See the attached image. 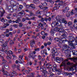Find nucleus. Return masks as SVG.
I'll return each mask as SVG.
<instances>
[{
    "label": "nucleus",
    "instance_id": "obj_1",
    "mask_svg": "<svg viewBox=\"0 0 77 77\" xmlns=\"http://www.w3.org/2000/svg\"><path fill=\"white\" fill-rule=\"evenodd\" d=\"M56 20L57 21H59L57 22H53L52 24V26L53 27H54L55 26H60V27H63V26L61 25V22L60 21H61L62 23H63L65 24H67V22L63 18V16H57L56 17Z\"/></svg>",
    "mask_w": 77,
    "mask_h": 77
},
{
    "label": "nucleus",
    "instance_id": "obj_2",
    "mask_svg": "<svg viewBox=\"0 0 77 77\" xmlns=\"http://www.w3.org/2000/svg\"><path fill=\"white\" fill-rule=\"evenodd\" d=\"M68 39L69 41H68V44L70 47H74L76 45V44H77V40L75 39L74 37L69 36V37Z\"/></svg>",
    "mask_w": 77,
    "mask_h": 77
},
{
    "label": "nucleus",
    "instance_id": "obj_3",
    "mask_svg": "<svg viewBox=\"0 0 77 77\" xmlns=\"http://www.w3.org/2000/svg\"><path fill=\"white\" fill-rule=\"evenodd\" d=\"M66 58L68 59H70L71 60H73V62L76 63V64H73V67H74L75 71H73L72 72L74 74H75L77 72V69H76V66L77 65V57L71 58V55L69 54H67L66 55Z\"/></svg>",
    "mask_w": 77,
    "mask_h": 77
},
{
    "label": "nucleus",
    "instance_id": "obj_4",
    "mask_svg": "<svg viewBox=\"0 0 77 77\" xmlns=\"http://www.w3.org/2000/svg\"><path fill=\"white\" fill-rule=\"evenodd\" d=\"M54 30L56 32H59L60 35H61L63 38H65V30L63 29H59L58 27H56L54 28Z\"/></svg>",
    "mask_w": 77,
    "mask_h": 77
},
{
    "label": "nucleus",
    "instance_id": "obj_5",
    "mask_svg": "<svg viewBox=\"0 0 77 77\" xmlns=\"http://www.w3.org/2000/svg\"><path fill=\"white\" fill-rule=\"evenodd\" d=\"M51 53H53V54L52 55V57L54 59V57H54V55L55 56H57L58 55V53H57V49L56 48H54V49H52L51 51Z\"/></svg>",
    "mask_w": 77,
    "mask_h": 77
},
{
    "label": "nucleus",
    "instance_id": "obj_6",
    "mask_svg": "<svg viewBox=\"0 0 77 77\" xmlns=\"http://www.w3.org/2000/svg\"><path fill=\"white\" fill-rule=\"evenodd\" d=\"M52 67H53V66H51V64H49V68L50 69H52V70H55L56 71H58V72H60V70L59 69V71L57 70V68H56V65H54V68H53V69L52 68Z\"/></svg>",
    "mask_w": 77,
    "mask_h": 77
},
{
    "label": "nucleus",
    "instance_id": "obj_7",
    "mask_svg": "<svg viewBox=\"0 0 77 77\" xmlns=\"http://www.w3.org/2000/svg\"><path fill=\"white\" fill-rule=\"evenodd\" d=\"M63 45V46L62 48L63 50L65 51V54H68V52L67 50H68V47L67 45Z\"/></svg>",
    "mask_w": 77,
    "mask_h": 77
},
{
    "label": "nucleus",
    "instance_id": "obj_8",
    "mask_svg": "<svg viewBox=\"0 0 77 77\" xmlns=\"http://www.w3.org/2000/svg\"><path fill=\"white\" fill-rule=\"evenodd\" d=\"M10 2L11 5L13 6V8H15V10H16L17 9V7L16 6V5H15V4L16 3L14 1L11 0L10 1Z\"/></svg>",
    "mask_w": 77,
    "mask_h": 77
},
{
    "label": "nucleus",
    "instance_id": "obj_9",
    "mask_svg": "<svg viewBox=\"0 0 77 77\" xmlns=\"http://www.w3.org/2000/svg\"><path fill=\"white\" fill-rule=\"evenodd\" d=\"M36 56H37L36 55H35L34 56L33 54V52H31L28 57L29 58H31L32 57L33 59H35V57H36Z\"/></svg>",
    "mask_w": 77,
    "mask_h": 77
},
{
    "label": "nucleus",
    "instance_id": "obj_10",
    "mask_svg": "<svg viewBox=\"0 0 77 77\" xmlns=\"http://www.w3.org/2000/svg\"><path fill=\"white\" fill-rule=\"evenodd\" d=\"M60 60H61V61H63L62 62V63L64 66L65 65V64H66V62H67L68 61L67 60H64V59L63 58L61 57L59 59V61L60 62Z\"/></svg>",
    "mask_w": 77,
    "mask_h": 77
},
{
    "label": "nucleus",
    "instance_id": "obj_11",
    "mask_svg": "<svg viewBox=\"0 0 77 77\" xmlns=\"http://www.w3.org/2000/svg\"><path fill=\"white\" fill-rule=\"evenodd\" d=\"M6 9H8V11L10 12L11 13L14 12V8L13 7L11 6H9L8 7H7Z\"/></svg>",
    "mask_w": 77,
    "mask_h": 77
},
{
    "label": "nucleus",
    "instance_id": "obj_12",
    "mask_svg": "<svg viewBox=\"0 0 77 77\" xmlns=\"http://www.w3.org/2000/svg\"><path fill=\"white\" fill-rule=\"evenodd\" d=\"M8 42H9V40H7V41L5 42V44H4L2 45V47H6V50L8 49V47L7 46V45H6L8 44Z\"/></svg>",
    "mask_w": 77,
    "mask_h": 77
},
{
    "label": "nucleus",
    "instance_id": "obj_13",
    "mask_svg": "<svg viewBox=\"0 0 77 77\" xmlns=\"http://www.w3.org/2000/svg\"><path fill=\"white\" fill-rule=\"evenodd\" d=\"M2 11H3V9L1 7L0 9V17H2L5 13V11L4 12H2ZM0 20H1V19L0 18Z\"/></svg>",
    "mask_w": 77,
    "mask_h": 77
},
{
    "label": "nucleus",
    "instance_id": "obj_14",
    "mask_svg": "<svg viewBox=\"0 0 77 77\" xmlns=\"http://www.w3.org/2000/svg\"><path fill=\"white\" fill-rule=\"evenodd\" d=\"M60 4H58L57 5V4H55V6L54 8V10H58L59 9V8H60V6H62V5H60Z\"/></svg>",
    "mask_w": 77,
    "mask_h": 77
},
{
    "label": "nucleus",
    "instance_id": "obj_15",
    "mask_svg": "<svg viewBox=\"0 0 77 77\" xmlns=\"http://www.w3.org/2000/svg\"><path fill=\"white\" fill-rule=\"evenodd\" d=\"M30 44L31 47H34V45L35 44V41L34 40H32L30 41Z\"/></svg>",
    "mask_w": 77,
    "mask_h": 77
},
{
    "label": "nucleus",
    "instance_id": "obj_16",
    "mask_svg": "<svg viewBox=\"0 0 77 77\" xmlns=\"http://www.w3.org/2000/svg\"><path fill=\"white\" fill-rule=\"evenodd\" d=\"M63 39V38H62L61 39H60V38H58L56 37L55 38V40L56 41H57L59 42H60V41H64V40H62Z\"/></svg>",
    "mask_w": 77,
    "mask_h": 77
},
{
    "label": "nucleus",
    "instance_id": "obj_17",
    "mask_svg": "<svg viewBox=\"0 0 77 77\" xmlns=\"http://www.w3.org/2000/svg\"><path fill=\"white\" fill-rule=\"evenodd\" d=\"M28 7H31V8L32 9H35V5L33 4H31L29 6H28Z\"/></svg>",
    "mask_w": 77,
    "mask_h": 77
},
{
    "label": "nucleus",
    "instance_id": "obj_18",
    "mask_svg": "<svg viewBox=\"0 0 77 77\" xmlns=\"http://www.w3.org/2000/svg\"><path fill=\"white\" fill-rule=\"evenodd\" d=\"M26 18H23L22 19V21L23 22H24V21H26V20H30V19L28 18L27 17H26Z\"/></svg>",
    "mask_w": 77,
    "mask_h": 77
},
{
    "label": "nucleus",
    "instance_id": "obj_19",
    "mask_svg": "<svg viewBox=\"0 0 77 77\" xmlns=\"http://www.w3.org/2000/svg\"><path fill=\"white\" fill-rule=\"evenodd\" d=\"M45 73H47V71H46V70H43V73H42V75L45 77V76H46V74Z\"/></svg>",
    "mask_w": 77,
    "mask_h": 77
},
{
    "label": "nucleus",
    "instance_id": "obj_20",
    "mask_svg": "<svg viewBox=\"0 0 77 77\" xmlns=\"http://www.w3.org/2000/svg\"><path fill=\"white\" fill-rule=\"evenodd\" d=\"M4 67H5V69H9V66H8V64H5Z\"/></svg>",
    "mask_w": 77,
    "mask_h": 77
},
{
    "label": "nucleus",
    "instance_id": "obj_21",
    "mask_svg": "<svg viewBox=\"0 0 77 77\" xmlns=\"http://www.w3.org/2000/svg\"><path fill=\"white\" fill-rule=\"evenodd\" d=\"M2 62H3V63H5V65L8 62H7V60L3 59H2Z\"/></svg>",
    "mask_w": 77,
    "mask_h": 77
},
{
    "label": "nucleus",
    "instance_id": "obj_22",
    "mask_svg": "<svg viewBox=\"0 0 77 77\" xmlns=\"http://www.w3.org/2000/svg\"><path fill=\"white\" fill-rule=\"evenodd\" d=\"M23 8V5H19V7L18 8L19 11H21V9Z\"/></svg>",
    "mask_w": 77,
    "mask_h": 77
},
{
    "label": "nucleus",
    "instance_id": "obj_23",
    "mask_svg": "<svg viewBox=\"0 0 77 77\" xmlns=\"http://www.w3.org/2000/svg\"><path fill=\"white\" fill-rule=\"evenodd\" d=\"M72 53L73 55H77V51H73Z\"/></svg>",
    "mask_w": 77,
    "mask_h": 77
},
{
    "label": "nucleus",
    "instance_id": "obj_24",
    "mask_svg": "<svg viewBox=\"0 0 77 77\" xmlns=\"http://www.w3.org/2000/svg\"><path fill=\"white\" fill-rule=\"evenodd\" d=\"M54 59L55 60H57V62L59 61L60 58L59 57H54Z\"/></svg>",
    "mask_w": 77,
    "mask_h": 77
},
{
    "label": "nucleus",
    "instance_id": "obj_25",
    "mask_svg": "<svg viewBox=\"0 0 77 77\" xmlns=\"http://www.w3.org/2000/svg\"><path fill=\"white\" fill-rule=\"evenodd\" d=\"M12 67L13 69H14L15 68H17V66L16 65V64H14L12 65Z\"/></svg>",
    "mask_w": 77,
    "mask_h": 77
},
{
    "label": "nucleus",
    "instance_id": "obj_26",
    "mask_svg": "<svg viewBox=\"0 0 77 77\" xmlns=\"http://www.w3.org/2000/svg\"><path fill=\"white\" fill-rule=\"evenodd\" d=\"M70 15L71 14H70V13H69H69H67L66 14V16L67 17H69Z\"/></svg>",
    "mask_w": 77,
    "mask_h": 77
},
{
    "label": "nucleus",
    "instance_id": "obj_27",
    "mask_svg": "<svg viewBox=\"0 0 77 77\" xmlns=\"http://www.w3.org/2000/svg\"><path fill=\"white\" fill-rule=\"evenodd\" d=\"M9 76L10 77H12L13 76H14V75L13 73L11 72H10V74H9Z\"/></svg>",
    "mask_w": 77,
    "mask_h": 77
},
{
    "label": "nucleus",
    "instance_id": "obj_28",
    "mask_svg": "<svg viewBox=\"0 0 77 77\" xmlns=\"http://www.w3.org/2000/svg\"><path fill=\"white\" fill-rule=\"evenodd\" d=\"M54 29H52L51 31V33L52 35H54Z\"/></svg>",
    "mask_w": 77,
    "mask_h": 77
},
{
    "label": "nucleus",
    "instance_id": "obj_29",
    "mask_svg": "<svg viewBox=\"0 0 77 77\" xmlns=\"http://www.w3.org/2000/svg\"><path fill=\"white\" fill-rule=\"evenodd\" d=\"M3 53H0V57H2V59H3Z\"/></svg>",
    "mask_w": 77,
    "mask_h": 77
},
{
    "label": "nucleus",
    "instance_id": "obj_30",
    "mask_svg": "<svg viewBox=\"0 0 77 77\" xmlns=\"http://www.w3.org/2000/svg\"><path fill=\"white\" fill-rule=\"evenodd\" d=\"M13 53H13L12 51L11 50L9 51L8 54H13Z\"/></svg>",
    "mask_w": 77,
    "mask_h": 77
},
{
    "label": "nucleus",
    "instance_id": "obj_31",
    "mask_svg": "<svg viewBox=\"0 0 77 77\" xmlns=\"http://www.w3.org/2000/svg\"><path fill=\"white\" fill-rule=\"evenodd\" d=\"M33 2L35 4H37V3H39V1H36V0H34Z\"/></svg>",
    "mask_w": 77,
    "mask_h": 77
},
{
    "label": "nucleus",
    "instance_id": "obj_32",
    "mask_svg": "<svg viewBox=\"0 0 77 77\" xmlns=\"http://www.w3.org/2000/svg\"><path fill=\"white\" fill-rule=\"evenodd\" d=\"M1 51L3 52V53H5V48H2V50H1Z\"/></svg>",
    "mask_w": 77,
    "mask_h": 77
},
{
    "label": "nucleus",
    "instance_id": "obj_33",
    "mask_svg": "<svg viewBox=\"0 0 77 77\" xmlns=\"http://www.w3.org/2000/svg\"><path fill=\"white\" fill-rule=\"evenodd\" d=\"M42 6H47V3L46 2H45L42 4Z\"/></svg>",
    "mask_w": 77,
    "mask_h": 77
},
{
    "label": "nucleus",
    "instance_id": "obj_34",
    "mask_svg": "<svg viewBox=\"0 0 77 77\" xmlns=\"http://www.w3.org/2000/svg\"><path fill=\"white\" fill-rule=\"evenodd\" d=\"M36 14L41 15V11H38L37 12H36Z\"/></svg>",
    "mask_w": 77,
    "mask_h": 77
},
{
    "label": "nucleus",
    "instance_id": "obj_35",
    "mask_svg": "<svg viewBox=\"0 0 77 77\" xmlns=\"http://www.w3.org/2000/svg\"><path fill=\"white\" fill-rule=\"evenodd\" d=\"M24 12V11L23 10H22V11L20 12L19 13V14L23 15V14H24V13H23V12Z\"/></svg>",
    "mask_w": 77,
    "mask_h": 77
},
{
    "label": "nucleus",
    "instance_id": "obj_36",
    "mask_svg": "<svg viewBox=\"0 0 77 77\" xmlns=\"http://www.w3.org/2000/svg\"><path fill=\"white\" fill-rule=\"evenodd\" d=\"M7 22L8 23H12V21L11 20H7Z\"/></svg>",
    "mask_w": 77,
    "mask_h": 77
},
{
    "label": "nucleus",
    "instance_id": "obj_37",
    "mask_svg": "<svg viewBox=\"0 0 77 77\" xmlns=\"http://www.w3.org/2000/svg\"><path fill=\"white\" fill-rule=\"evenodd\" d=\"M66 10V11H67V12H68L69 11V7H66L65 8Z\"/></svg>",
    "mask_w": 77,
    "mask_h": 77
},
{
    "label": "nucleus",
    "instance_id": "obj_38",
    "mask_svg": "<svg viewBox=\"0 0 77 77\" xmlns=\"http://www.w3.org/2000/svg\"><path fill=\"white\" fill-rule=\"evenodd\" d=\"M19 26L20 27H23V24L21 23H19Z\"/></svg>",
    "mask_w": 77,
    "mask_h": 77
},
{
    "label": "nucleus",
    "instance_id": "obj_39",
    "mask_svg": "<svg viewBox=\"0 0 77 77\" xmlns=\"http://www.w3.org/2000/svg\"><path fill=\"white\" fill-rule=\"evenodd\" d=\"M12 73L13 74V75H17V73L14 71H13Z\"/></svg>",
    "mask_w": 77,
    "mask_h": 77
},
{
    "label": "nucleus",
    "instance_id": "obj_40",
    "mask_svg": "<svg viewBox=\"0 0 77 77\" xmlns=\"http://www.w3.org/2000/svg\"><path fill=\"white\" fill-rule=\"evenodd\" d=\"M71 24H72V22H69L68 23V26H70V25H71Z\"/></svg>",
    "mask_w": 77,
    "mask_h": 77
},
{
    "label": "nucleus",
    "instance_id": "obj_41",
    "mask_svg": "<svg viewBox=\"0 0 77 77\" xmlns=\"http://www.w3.org/2000/svg\"><path fill=\"white\" fill-rule=\"evenodd\" d=\"M48 44H48L47 43H45L44 44V46L46 47H47V45Z\"/></svg>",
    "mask_w": 77,
    "mask_h": 77
},
{
    "label": "nucleus",
    "instance_id": "obj_42",
    "mask_svg": "<svg viewBox=\"0 0 77 77\" xmlns=\"http://www.w3.org/2000/svg\"><path fill=\"white\" fill-rule=\"evenodd\" d=\"M64 74L65 75H70V73H68V72H65L64 73Z\"/></svg>",
    "mask_w": 77,
    "mask_h": 77
},
{
    "label": "nucleus",
    "instance_id": "obj_43",
    "mask_svg": "<svg viewBox=\"0 0 77 77\" xmlns=\"http://www.w3.org/2000/svg\"><path fill=\"white\" fill-rule=\"evenodd\" d=\"M69 13H70V14H71V15H73L74 13V12L73 11H71L69 12Z\"/></svg>",
    "mask_w": 77,
    "mask_h": 77
},
{
    "label": "nucleus",
    "instance_id": "obj_44",
    "mask_svg": "<svg viewBox=\"0 0 77 77\" xmlns=\"http://www.w3.org/2000/svg\"><path fill=\"white\" fill-rule=\"evenodd\" d=\"M46 68H47V69H48V63H47L46 64Z\"/></svg>",
    "mask_w": 77,
    "mask_h": 77
},
{
    "label": "nucleus",
    "instance_id": "obj_45",
    "mask_svg": "<svg viewBox=\"0 0 77 77\" xmlns=\"http://www.w3.org/2000/svg\"><path fill=\"white\" fill-rule=\"evenodd\" d=\"M13 33L12 32H10L9 33V35H11V37H12L13 35H12Z\"/></svg>",
    "mask_w": 77,
    "mask_h": 77
},
{
    "label": "nucleus",
    "instance_id": "obj_46",
    "mask_svg": "<svg viewBox=\"0 0 77 77\" xmlns=\"http://www.w3.org/2000/svg\"><path fill=\"white\" fill-rule=\"evenodd\" d=\"M6 17L8 20H10V19H11V17H10V16H9V15L7 16Z\"/></svg>",
    "mask_w": 77,
    "mask_h": 77
},
{
    "label": "nucleus",
    "instance_id": "obj_47",
    "mask_svg": "<svg viewBox=\"0 0 77 77\" xmlns=\"http://www.w3.org/2000/svg\"><path fill=\"white\" fill-rule=\"evenodd\" d=\"M70 70H71V71H74V69L72 67H71L69 68Z\"/></svg>",
    "mask_w": 77,
    "mask_h": 77
},
{
    "label": "nucleus",
    "instance_id": "obj_48",
    "mask_svg": "<svg viewBox=\"0 0 77 77\" xmlns=\"http://www.w3.org/2000/svg\"><path fill=\"white\" fill-rule=\"evenodd\" d=\"M35 19V17H31L30 18V20H34Z\"/></svg>",
    "mask_w": 77,
    "mask_h": 77
},
{
    "label": "nucleus",
    "instance_id": "obj_49",
    "mask_svg": "<svg viewBox=\"0 0 77 77\" xmlns=\"http://www.w3.org/2000/svg\"><path fill=\"white\" fill-rule=\"evenodd\" d=\"M41 21L42 22H43V21H44V19L43 17H41Z\"/></svg>",
    "mask_w": 77,
    "mask_h": 77
},
{
    "label": "nucleus",
    "instance_id": "obj_50",
    "mask_svg": "<svg viewBox=\"0 0 77 77\" xmlns=\"http://www.w3.org/2000/svg\"><path fill=\"white\" fill-rule=\"evenodd\" d=\"M41 56L40 55H38V60H41Z\"/></svg>",
    "mask_w": 77,
    "mask_h": 77
},
{
    "label": "nucleus",
    "instance_id": "obj_51",
    "mask_svg": "<svg viewBox=\"0 0 77 77\" xmlns=\"http://www.w3.org/2000/svg\"><path fill=\"white\" fill-rule=\"evenodd\" d=\"M44 20L45 21H48V18L47 17H45L44 18Z\"/></svg>",
    "mask_w": 77,
    "mask_h": 77
},
{
    "label": "nucleus",
    "instance_id": "obj_52",
    "mask_svg": "<svg viewBox=\"0 0 77 77\" xmlns=\"http://www.w3.org/2000/svg\"><path fill=\"white\" fill-rule=\"evenodd\" d=\"M13 26L14 27H18V25H17L14 24L13 25Z\"/></svg>",
    "mask_w": 77,
    "mask_h": 77
},
{
    "label": "nucleus",
    "instance_id": "obj_53",
    "mask_svg": "<svg viewBox=\"0 0 77 77\" xmlns=\"http://www.w3.org/2000/svg\"><path fill=\"white\" fill-rule=\"evenodd\" d=\"M63 12H68L67 11H66V9L65 8H64V10H63Z\"/></svg>",
    "mask_w": 77,
    "mask_h": 77
},
{
    "label": "nucleus",
    "instance_id": "obj_54",
    "mask_svg": "<svg viewBox=\"0 0 77 77\" xmlns=\"http://www.w3.org/2000/svg\"><path fill=\"white\" fill-rule=\"evenodd\" d=\"M3 38V35H0V38Z\"/></svg>",
    "mask_w": 77,
    "mask_h": 77
},
{
    "label": "nucleus",
    "instance_id": "obj_55",
    "mask_svg": "<svg viewBox=\"0 0 77 77\" xmlns=\"http://www.w3.org/2000/svg\"><path fill=\"white\" fill-rule=\"evenodd\" d=\"M35 51H39V48H38L34 49Z\"/></svg>",
    "mask_w": 77,
    "mask_h": 77
},
{
    "label": "nucleus",
    "instance_id": "obj_56",
    "mask_svg": "<svg viewBox=\"0 0 77 77\" xmlns=\"http://www.w3.org/2000/svg\"><path fill=\"white\" fill-rule=\"evenodd\" d=\"M8 20H5L3 21L5 23H7V21H8Z\"/></svg>",
    "mask_w": 77,
    "mask_h": 77
},
{
    "label": "nucleus",
    "instance_id": "obj_57",
    "mask_svg": "<svg viewBox=\"0 0 77 77\" xmlns=\"http://www.w3.org/2000/svg\"><path fill=\"white\" fill-rule=\"evenodd\" d=\"M43 24L42 23H40L39 25V26H41V27H42V26H43Z\"/></svg>",
    "mask_w": 77,
    "mask_h": 77
},
{
    "label": "nucleus",
    "instance_id": "obj_58",
    "mask_svg": "<svg viewBox=\"0 0 77 77\" xmlns=\"http://www.w3.org/2000/svg\"><path fill=\"white\" fill-rule=\"evenodd\" d=\"M6 32L7 33H8L9 32V30L8 29H6Z\"/></svg>",
    "mask_w": 77,
    "mask_h": 77
},
{
    "label": "nucleus",
    "instance_id": "obj_59",
    "mask_svg": "<svg viewBox=\"0 0 77 77\" xmlns=\"http://www.w3.org/2000/svg\"><path fill=\"white\" fill-rule=\"evenodd\" d=\"M77 22V20L76 19H75L74 21V23H75Z\"/></svg>",
    "mask_w": 77,
    "mask_h": 77
},
{
    "label": "nucleus",
    "instance_id": "obj_60",
    "mask_svg": "<svg viewBox=\"0 0 77 77\" xmlns=\"http://www.w3.org/2000/svg\"><path fill=\"white\" fill-rule=\"evenodd\" d=\"M4 17H2V19L1 20V21L2 22H3L4 21Z\"/></svg>",
    "mask_w": 77,
    "mask_h": 77
},
{
    "label": "nucleus",
    "instance_id": "obj_61",
    "mask_svg": "<svg viewBox=\"0 0 77 77\" xmlns=\"http://www.w3.org/2000/svg\"><path fill=\"white\" fill-rule=\"evenodd\" d=\"M44 11H45V10H47V9H48V7H44Z\"/></svg>",
    "mask_w": 77,
    "mask_h": 77
},
{
    "label": "nucleus",
    "instance_id": "obj_62",
    "mask_svg": "<svg viewBox=\"0 0 77 77\" xmlns=\"http://www.w3.org/2000/svg\"><path fill=\"white\" fill-rule=\"evenodd\" d=\"M33 13L32 12H30V16H32V15H33Z\"/></svg>",
    "mask_w": 77,
    "mask_h": 77
},
{
    "label": "nucleus",
    "instance_id": "obj_63",
    "mask_svg": "<svg viewBox=\"0 0 77 77\" xmlns=\"http://www.w3.org/2000/svg\"><path fill=\"white\" fill-rule=\"evenodd\" d=\"M26 29H30L31 27L30 26H26Z\"/></svg>",
    "mask_w": 77,
    "mask_h": 77
},
{
    "label": "nucleus",
    "instance_id": "obj_64",
    "mask_svg": "<svg viewBox=\"0 0 77 77\" xmlns=\"http://www.w3.org/2000/svg\"><path fill=\"white\" fill-rule=\"evenodd\" d=\"M35 73H31V76H33V75H35Z\"/></svg>",
    "mask_w": 77,
    "mask_h": 77
}]
</instances>
